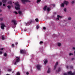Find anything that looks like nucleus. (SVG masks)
I'll return each instance as SVG.
<instances>
[{
	"mask_svg": "<svg viewBox=\"0 0 75 75\" xmlns=\"http://www.w3.org/2000/svg\"><path fill=\"white\" fill-rule=\"evenodd\" d=\"M1 74V70H0V74Z\"/></svg>",
	"mask_w": 75,
	"mask_h": 75,
	"instance_id": "51",
	"label": "nucleus"
},
{
	"mask_svg": "<svg viewBox=\"0 0 75 75\" xmlns=\"http://www.w3.org/2000/svg\"><path fill=\"white\" fill-rule=\"evenodd\" d=\"M35 21L36 22H38V19L37 18L36 19H35Z\"/></svg>",
	"mask_w": 75,
	"mask_h": 75,
	"instance_id": "24",
	"label": "nucleus"
},
{
	"mask_svg": "<svg viewBox=\"0 0 75 75\" xmlns=\"http://www.w3.org/2000/svg\"><path fill=\"white\" fill-rule=\"evenodd\" d=\"M12 47H14V44H12Z\"/></svg>",
	"mask_w": 75,
	"mask_h": 75,
	"instance_id": "38",
	"label": "nucleus"
},
{
	"mask_svg": "<svg viewBox=\"0 0 75 75\" xmlns=\"http://www.w3.org/2000/svg\"><path fill=\"white\" fill-rule=\"evenodd\" d=\"M64 3L66 5H68L69 4V2L67 1H64Z\"/></svg>",
	"mask_w": 75,
	"mask_h": 75,
	"instance_id": "7",
	"label": "nucleus"
},
{
	"mask_svg": "<svg viewBox=\"0 0 75 75\" xmlns=\"http://www.w3.org/2000/svg\"><path fill=\"white\" fill-rule=\"evenodd\" d=\"M16 45L18 44V43L17 42L16 43Z\"/></svg>",
	"mask_w": 75,
	"mask_h": 75,
	"instance_id": "50",
	"label": "nucleus"
},
{
	"mask_svg": "<svg viewBox=\"0 0 75 75\" xmlns=\"http://www.w3.org/2000/svg\"><path fill=\"white\" fill-rule=\"evenodd\" d=\"M26 74L27 75H28V74H29V73L28 72H26Z\"/></svg>",
	"mask_w": 75,
	"mask_h": 75,
	"instance_id": "42",
	"label": "nucleus"
},
{
	"mask_svg": "<svg viewBox=\"0 0 75 75\" xmlns=\"http://www.w3.org/2000/svg\"><path fill=\"white\" fill-rule=\"evenodd\" d=\"M2 11V10L0 9V12H1Z\"/></svg>",
	"mask_w": 75,
	"mask_h": 75,
	"instance_id": "47",
	"label": "nucleus"
},
{
	"mask_svg": "<svg viewBox=\"0 0 75 75\" xmlns=\"http://www.w3.org/2000/svg\"><path fill=\"white\" fill-rule=\"evenodd\" d=\"M74 58H73L72 59V60H74Z\"/></svg>",
	"mask_w": 75,
	"mask_h": 75,
	"instance_id": "48",
	"label": "nucleus"
},
{
	"mask_svg": "<svg viewBox=\"0 0 75 75\" xmlns=\"http://www.w3.org/2000/svg\"><path fill=\"white\" fill-rule=\"evenodd\" d=\"M8 72H10L11 71V69H9L8 70Z\"/></svg>",
	"mask_w": 75,
	"mask_h": 75,
	"instance_id": "28",
	"label": "nucleus"
},
{
	"mask_svg": "<svg viewBox=\"0 0 75 75\" xmlns=\"http://www.w3.org/2000/svg\"><path fill=\"white\" fill-rule=\"evenodd\" d=\"M2 40H4V36H2Z\"/></svg>",
	"mask_w": 75,
	"mask_h": 75,
	"instance_id": "30",
	"label": "nucleus"
},
{
	"mask_svg": "<svg viewBox=\"0 0 75 75\" xmlns=\"http://www.w3.org/2000/svg\"><path fill=\"white\" fill-rule=\"evenodd\" d=\"M3 50H4V48H1L0 47V50L1 51H3Z\"/></svg>",
	"mask_w": 75,
	"mask_h": 75,
	"instance_id": "27",
	"label": "nucleus"
},
{
	"mask_svg": "<svg viewBox=\"0 0 75 75\" xmlns=\"http://www.w3.org/2000/svg\"><path fill=\"white\" fill-rule=\"evenodd\" d=\"M22 13V12H21V11H19L18 12V13L19 14H21Z\"/></svg>",
	"mask_w": 75,
	"mask_h": 75,
	"instance_id": "22",
	"label": "nucleus"
},
{
	"mask_svg": "<svg viewBox=\"0 0 75 75\" xmlns=\"http://www.w3.org/2000/svg\"><path fill=\"white\" fill-rule=\"evenodd\" d=\"M12 22H13V23L15 25H16L17 24V23L16 22V20H13L12 21Z\"/></svg>",
	"mask_w": 75,
	"mask_h": 75,
	"instance_id": "10",
	"label": "nucleus"
},
{
	"mask_svg": "<svg viewBox=\"0 0 75 75\" xmlns=\"http://www.w3.org/2000/svg\"><path fill=\"white\" fill-rule=\"evenodd\" d=\"M14 13L16 14H18V13H17L16 11H14Z\"/></svg>",
	"mask_w": 75,
	"mask_h": 75,
	"instance_id": "33",
	"label": "nucleus"
},
{
	"mask_svg": "<svg viewBox=\"0 0 75 75\" xmlns=\"http://www.w3.org/2000/svg\"><path fill=\"white\" fill-rule=\"evenodd\" d=\"M50 72H51V69H50V68H49L48 69L47 72V73H50Z\"/></svg>",
	"mask_w": 75,
	"mask_h": 75,
	"instance_id": "12",
	"label": "nucleus"
},
{
	"mask_svg": "<svg viewBox=\"0 0 75 75\" xmlns=\"http://www.w3.org/2000/svg\"><path fill=\"white\" fill-rule=\"evenodd\" d=\"M75 74L72 73V72L71 71H69L68 73V74H67L66 73H64V75H74Z\"/></svg>",
	"mask_w": 75,
	"mask_h": 75,
	"instance_id": "3",
	"label": "nucleus"
},
{
	"mask_svg": "<svg viewBox=\"0 0 75 75\" xmlns=\"http://www.w3.org/2000/svg\"><path fill=\"white\" fill-rule=\"evenodd\" d=\"M40 28V26H39V25H38L37 26V29H38V28Z\"/></svg>",
	"mask_w": 75,
	"mask_h": 75,
	"instance_id": "31",
	"label": "nucleus"
},
{
	"mask_svg": "<svg viewBox=\"0 0 75 75\" xmlns=\"http://www.w3.org/2000/svg\"><path fill=\"white\" fill-rule=\"evenodd\" d=\"M37 68L38 69L40 70L41 69V66L40 64H38L36 66Z\"/></svg>",
	"mask_w": 75,
	"mask_h": 75,
	"instance_id": "5",
	"label": "nucleus"
},
{
	"mask_svg": "<svg viewBox=\"0 0 75 75\" xmlns=\"http://www.w3.org/2000/svg\"><path fill=\"white\" fill-rule=\"evenodd\" d=\"M3 20V18H0V21H2Z\"/></svg>",
	"mask_w": 75,
	"mask_h": 75,
	"instance_id": "40",
	"label": "nucleus"
},
{
	"mask_svg": "<svg viewBox=\"0 0 75 75\" xmlns=\"http://www.w3.org/2000/svg\"><path fill=\"white\" fill-rule=\"evenodd\" d=\"M57 45H58V47H60V46L61 45V43L59 42L58 43Z\"/></svg>",
	"mask_w": 75,
	"mask_h": 75,
	"instance_id": "15",
	"label": "nucleus"
},
{
	"mask_svg": "<svg viewBox=\"0 0 75 75\" xmlns=\"http://www.w3.org/2000/svg\"><path fill=\"white\" fill-rule=\"evenodd\" d=\"M41 0H37V1L36 2L37 3H40L41 1Z\"/></svg>",
	"mask_w": 75,
	"mask_h": 75,
	"instance_id": "20",
	"label": "nucleus"
},
{
	"mask_svg": "<svg viewBox=\"0 0 75 75\" xmlns=\"http://www.w3.org/2000/svg\"><path fill=\"white\" fill-rule=\"evenodd\" d=\"M2 1L4 3H6V1H7V0H2Z\"/></svg>",
	"mask_w": 75,
	"mask_h": 75,
	"instance_id": "17",
	"label": "nucleus"
},
{
	"mask_svg": "<svg viewBox=\"0 0 75 75\" xmlns=\"http://www.w3.org/2000/svg\"><path fill=\"white\" fill-rule=\"evenodd\" d=\"M64 12H66V11H67V8H64Z\"/></svg>",
	"mask_w": 75,
	"mask_h": 75,
	"instance_id": "29",
	"label": "nucleus"
},
{
	"mask_svg": "<svg viewBox=\"0 0 75 75\" xmlns=\"http://www.w3.org/2000/svg\"><path fill=\"white\" fill-rule=\"evenodd\" d=\"M24 52V51L23 50H20V53L21 54H23Z\"/></svg>",
	"mask_w": 75,
	"mask_h": 75,
	"instance_id": "13",
	"label": "nucleus"
},
{
	"mask_svg": "<svg viewBox=\"0 0 75 75\" xmlns=\"http://www.w3.org/2000/svg\"><path fill=\"white\" fill-rule=\"evenodd\" d=\"M74 29H75V26L74 27Z\"/></svg>",
	"mask_w": 75,
	"mask_h": 75,
	"instance_id": "53",
	"label": "nucleus"
},
{
	"mask_svg": "<svg viewBox=\"0 0 75 75\" xmlns=\"http://www.w3.org/2000/svg\"><path fill=\"white\" fill-rule=\"evenodd\" d=\"M21 1L22 2V3H24V2H26L27 1H30L28 0H22Z\"/></svg>",
	"mask_w": 75,
	"mask_h": 75,
	"instance_id": "8",
	"label": "nucleus"
},
{
	"mask_svg": "<svg viewBox=\"0 0 75 75\" xmlns=\"http://www.w3.org/2000/svg\"><path fill=\"white\" fill-rule=\"evenodd\" d=\"M12 73H14V71H12Z\"/></svg>",
	"mask_w": 75,
	"mask_h": 75,
	"instance_id": "52",
	"label": "nucleus"
},
{
	"mask_svg": "<svg viewBox=\"0 0 75 75\" xmlns=\"http://www.w3.org/2000/svg\"><path fill=\"white\" fill-rule=\"evenodd\" d=\"M17 75H20V72H18L17 73Z\"/></svg>",
	"mask_w": 75,
	"mask_h": 75,
	"instance_id": "32",
	"label": "nucleus"
},
{
	"mask_svg": "<svg viewBox=\"0 0 75 75\" xmlns=\"http://www.w3.org/2000/svg\"><path fill=\"white\" fill-rule=\"evenodd\" d=\"M11 6H7V7H8V8H10V7Z\"/></svg>",
	"mask_w": 75,
	"mask_h": 75,
	"instance_id": "37",
	"label": "nucleus"
},
{
	"mask_svg": "<svg viewBox=\"0 0 75 75\" xmlns=\"http://www.w3.org/2000/svg\"><path fill=\"white\" fill-rule=\"evenodd\" d=\"M73 55V53H69V56H71V55Z\"/></svg>",
	"mask_w": 75,
	"mask_h": 75,
	"instance_id": "21",
	"label": "nucleus"
},
{
	"mask_svg": "<svg viewBox=\"0 0 75 75\" xmlns=\"http://www.w3.org/2000/svg\"><path fill=\"white\" fill-rule=\"evenodd\" d=\"M3 6H6V4H3Z\"/></svg>",
	"mask_w": 75,
	"mask_h": 75,
	"instance_id": "46",
	"label": "nucleus"
},
{
	"mask_svg": "<svg viewBox=\"0 0 75 75\" xmlns=\"http://www.w3.org/2000/svg\"><path fill=\"white\" fill-rule=\"evenodd\" d=\"M52 6H53V7H54L55 6V5L52 4L51 5Z\"/></svg>",
	"mask_w": 75,
	"mask_h": 75,
	"instance_id": "39",
	"label": "nucleus"
},
{
	"mask_svg": "<svg viewBox=\"0 0 75 75\" xmlns=\"http://www.w3.org/2000/svg\"><path fill=\"white\" fill-rule=\"evenodd\" d=\"M72 49L73 50H75V47H73Z\"/></svg>",
	"mask_w": 75,
	"mask_h": 75,
	"instance_id": "43",
	"label": "nucleus"
},
{
	"mask_svg": "<svg viewBox=\"0 0 75 75\" xmlns=\"http://www.w3.org/2000/svg\"><path fill=\"white\" fill-rule=\"evenodd\" d=\"M50 11V8H47V11L48 12Z\"/></svg>",
	"mask_w": 75,
	"mask_h": 75,
	"instance_id": "19",
	"label": "nucleus"
},
{
	"mask_svg": "<svg viewBox=\"0 0 75 75\" xmlns=\"http://www.w3.org/2000/svg\"><path fill=\"white\" fill-rule=\"evenodd\" d=\"M1 29H2V30H3L4 27H6V26L3 23H1Z\"/></svg>",
	"mask_w": 75,
	"mask_h": 75,
	"instance_id": "4",
	"label": "nucleus"
},
{
	"mask_svg": "<svg viewBox=\"0 0 75 75\" xmlns=\"http://www.w3.org/2000/svg\"><path fill=\"white\" fill-rule=\"evenodd\" d=\"M62 18V16H61L59 15H57V20H59V18Z\"/></svg>",
	"mask_w": 75,
	"mask_h": 75,
	"instance_id": "9",
	"label": "nucleus"
},
{
	"mask_svg": "<svg viewBox=\"0 0 75 75\" xmlns=\"http://www.w3.org/2000/svg\"><path fill=\"white\" fill-rule=\"evenodd\" d=\"M64 6H65V4L64 3H62L61 5V7H64Z\"/></svg>",
	"mask_w": 75,
	"mask_h": 75,
	"instance_id": "14",
	"label": "nucleus"
},
{
	"mask_svg": "<svg viewBox=\"0 0 75 75\" xmlns=\"http://www.w3.org/2000/svg\"><path fill=\"white\" fill-rule=\"evenodd\" d=\"M20 61V58L17 57H16V59L14 60L13 63H14V65H16L17 63L18 62Z\"/></svg>",
	"mask_w": 75,
	"mask_h": 75,
	"instance_id": "2",
	"label": "nucleus"
},
{
	"mask_svg": "<svg viewBox=\"0 0 75 75\" xmlns=\"http://www.w3.org/2000/svg\"><path fill=\"white\" fill-rule=\"evenodd\" d=\"M42 43H43V42L42 41H41L40 42V44H42Z\"/></svg>",
	"mask_w": 75,
	"mask_h": 75,
	"instance_id": "35",
	"label": "nucleus"
},
{
	"mask_svg": "<svg viewBox=\"0 0 75 75\" xmlns=\"http://www.w3.org/2000/svg\"><path fill=\"white\" fill-rule=\"evenodd\" d=\"M68 20H71V17H69L68 18Z\"/></svg>",
	"mask_w": 75,
	"mask_h": 75,
	"instance_id": "23",
	"label": "nucleus"
},
{
	"mask_svg": "<svg viewBox=\"0 0 75 75\" xmlns=\"http://www.w3.org/2000/svg\"><path fill=\"white\" fill-rule=\"evenodd\" d=\"M2 4V3L1 2H0V6H1Z\"/></svg>",
	"mask_w": 75,
	"mask_h": 75,
	"instance_id": "44",
	"label": "nucleus"
},
{
	"mask_svg": "<svg viewBox=\"0 0 75 75\" xmlns=\"http://www.w3.org/2000/svg\"><path fill=\"white\" fill-rule=\"evenodd\" d=\"M47 62H48V61L47 60V59L45 60L44 62L45 64H46Z\"/></svg>",
	"mask_w": 75,
	"mask_h": 75,
	"instance_id": "16",
	"label": "nucleus"
},
{
	"mask_svg": "<svg viewBox=\"0 0 75 75\" xmlns=\"http://www.w3.org/2000/svg\"><path fill=\"white\" fill-rule=\"evenodd\" d=\"M74 1H72L71 2V4H74Z\"/></svg>",
	"mask_w": 75,
	"mask_h": 75,
	"instance_id": "36",
	"label": "nucleus"
},
{
	"mask_svg": "<svg viewBox=\"0 0 75 75\" xmlns=\"http://www.w3.org/2000/svg\"><path fill=\"white\" fill-rule=\"evenodd\" d=\"M33 20H31L30 21L26 23V25H29L30 24V23H33Z\"/></svg>",
	"mask_w": 75,
	"mask_h": 75,
	"instance_id": "6",
	"label": "nucleus"
},
{
	"mask_svg": "<svg viewBox=\"0 0 75 75\" xmlns=\"http://www.w3.org/2000/svg\"><path fill=\"white\" fill-rule=\"evenodd\" d=\"M60 70H61V69H59L58 70V72H59L60 71Z\"/></svg>",
	"mask_w": 75,
	"mask_h": 75,
	"instance_id": "45",
	"label": "nucleus"
},
{
	"mask_svg": "<svg viewBox=\"0 0 75 75\" xmlns=\"http://www.w3.org/2000/svg\"><path fill=\"white\" fill-rule=\"evenodd\" d=\"M46 9H47V6H45L43 8L44 10H46Z\"/></svg>",
	"mask_w": 75,
	"mask_h": 75,
	"instance_id": "18",
	"label": "nucleus"
},
{
	"mask_svg": "<svg viewBox=\"0 0 75 75\" xmlns=\"http://www.w3.org/2000/svg\"><path fill=\"white\" fill-rule=\"evenodd\" d=\"M43 30H45V29H46V28H45V27H43Z\"/></svg>",
	"mask_w": 75,
	"mask_h": 75,
	"instance_id": "41",
	"label": "nucleus"
},
{
	"mask_svg": "<svg viewBox=\"0 0 75 75\" xmlns=\"http://www.w3.org/2000/svg\"><path fill=\"white\" fill-rule=\"evenodd\" d=\"M8 4H11L12 3V2L11 1H10L8 3Z\"/></svg>",
	"mask_w": 75,
	"mask_h": 75,
	"instance_id": "34",
	"label": "nucleus"
},
{
	"mask_svg": "<svg viewBox=\"0 0 75 75\" xmlns=\"http://www.w3.org/2000/svg\"><path fill=\"white\" fill-rule=\"evenodd\" d=\"M4 57H6V56H7V53H4Z\"/></svg>",
	"mask_w": 75,
	"mask_h": 75,
	"instance_id": "26",
	"label": "nucleus"
},
{
	"mask_svg": "<svg viewBox=\"0 0 75 75\" xmlns=\"http://www.w3.org/2000/svg\"><path fill=\"white\" fill-rule=\"evenodd\" d=\"M15 8L16 10H20V5L19 4L18 2H15Z\"/></svg>",
	"mask_w": 75,
	"mask_h": 75,
	"instance_id": "1",
	"label": "nucleus"
},
{
	"mask_svg": "<svg viewBox=\"0 0 75 75\" xmlns=\"http://www.w3.org/2000/svg\"><path fill=\"white\" fill-rule=\"evenodd\" d=\"M3 52L2 51H0V55H1V54H3Z\"/></svg>",
	"mask_w": 75,
	"mask_h": 75,
	"instance_id": "25",
	"label": "nucleus"
},
{
	"mask_svg": "<svg viewBox=\"0 0 75 75\" xmlns=\"http://www.w3.org/2000/svg\"><path fill=\"white\" fill-rule=\"evenodd\" d=\"M66 68H68V66H67V67H66Z\"/></svg>",
	"mask_w": 75,
	"mask_h": 75,
	"instance_id": "49",
	"label": "nucleus"
},
{
	"mask_svg": "<svg viewBox=\"0 0 75 75\" xmlns=\"http://www.w3.org/2000/svg\"><path fill=\"white\" fill-rule=\"evenodd\" d=\"M58 62H56V66H55L54 67V69H55L56 68H57V65H58Z\"/></svg>",
	"mask_w": 75,
	"mask_h": 75,
	"instance_id": "11",
	"label": "nucleus"
}]
</instances>
